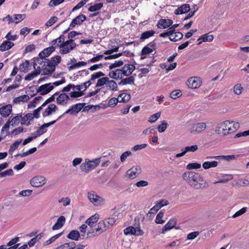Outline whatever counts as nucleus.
Returning <instances> with one entry per match:
<instances>
[{
  "label": "nucleus",
  "instance_id": "1",
  "mask_svg": "<svg viewBox=\"0 0 249 249\" xmlns=\"http://www.w3.org/2000/svg\"><path fill=\"white\" fill-rule=\"evenodd\" d=\"M182 178L191 187L197 190L203 189L208 185L206 181L198 173L187 171L183 174Z\"/></svg>",
  "mask_w": 249,
  "mask_h": 249
},
{
  "label": "nucleus",
  "instance_id": "2",
  "mask_svg": "<svg viewBox=\"0 0 249 249\" xmlns=\"http://www.w3.org/2000/svg\"><path fill=\"white\" fill-rule=\"evenodd\" d=\"M239 128L238 122L227 120L218 124L215 132L223 136H226L235 132Z\"/></svg>",
  "mask_w": 249,
  "mask_h": 249
},
{
  "label": "nucleus",
  "instance_id": "3",
  "mask_svg": "<svg viewBox=\"0 0 249 249\" xmlns=\"http://www.w3.org/2000/svg\"><path fill=\"white\" fill-rule=\"evenodd\" d=\"M47 61L42 65V75H49L52 74L55 71V67L59 64L61 60V57L59 55H55L51 58V60L45 59Z\"/></svg>",
  "mask_w": 249,
  "mask_h": 249
},
{
  "label": "nucleus",
  "instance_id": "4",
  "mask_svg": "<svg viewBox=\"0 0 249 249\" xmlns=\"http://www.w3.org/2000/svg\"><path fill=\"white\" fill-rule=\"evenodd\" d=\"M53 46L59 47V53L62 54L69 53L71 51L69 47V42L65 41V36L64 35H61L56 39H53L51 42Z\"/></svg>",
  "mask_w": 249,
  "mask_h": 249
},
{
  "label": "nucleus",
  "instance_id": "5",
  "mask_svg": "<svg viewBox=\"0 0 249 249\" xmlns=\"http://www.w3.org/2000/svg\"><path fill=\"white\" fill-rule=\"evenodd\" d=\"M106 230L107 228H106V226L102 221L97 225H94V227L92 230H88L86 238H91L98 236Z\"/></svg>",
  "mask_w": 249,
  "mask_h": 249
},
{
  "label": "nucleus",
  "instance_id": "6",
  "mask_svg": "<svg viewBox=\"0 0 249 249\" xmlns=\"http://www.w3.org/2000/svg\"><path fill=\"white\" fill-rule=\"evenodd\" d=\"M101 158H96L94 160H89L83 163L80 165V170L86 173H88L95 168L99 164Z\"/></svg>",
  "mask_w": 249,
  "mask_h": 249
},
{
  "label": "nucleus",
  "instance_id": "7",
  "mask_svg": "<svg viewBox=\"0 0 249 249\" xmlns=\"http://www.w3.org/2000/svg\"><path fill=\"white\" fill-rule=\"evenodd\" d=\"M187 83L188 87L192 89H197L199 88L202 84L201 78L197 76H194L189 78L187 80Z\"/></svg>",
  "mask_w": 249,
  "mask_h": 249
},
{
  "label": "nucleus",
  "instance_id": "8",
  "mask_svg": "<svg viewBox=\"0 0 249 249\" xmlns=\"http://www.w3.org/2000/svg\"><path fill=\"white\" fill-rule=\"evenodd\" d=\"M46 182V178L41 176H36L30 180L31 185L35 187H39L44 185Z\"/></svg>",
  "mask_w": 249,
  "mask_h": 249
},
{
  "label": "nucleus",
  "instance_id": "9",
  "mask_svg": "<svg viewBox=\"0 0 249 249\" xmlns=\"http://www.w3.org/2000/svg\"><path fill=\"white\" fill-rule=\"evenodd\" d=\"M88 196L90 201L94 205H100L103 201V198L97 195L94 192H89Z\"/></svg>",
  "mask_w": 249,
  "mask_h": 249
},
{
  "label": "nucleus",
  "instance_id": "10",
  "mask_svg": "<svg viewBox=\"0 0 249 249\" xmlns=\"http://www.w3.org/2000/svg\"><path fill=\"white\" fill-rule=\"evenodd\" d=\"M54 88L51 83L45 84L39 87L37 89V92L40 93V95H44L49 93Z\"/></svg>",
  "mask_w": 249,
  "mask_h": 249
},
{
  "label": "nucleus",
  "instance_id": "11",
  "mask_svg": "<svg viewBox=\"0 0 249 249\" xmlns=\"http://www.w3.org/2000/svg\"><path fill=\"white\" fill-rule=\"evenodd\" d=\"M81 33L80 32H77L76 31H73L69 33L68 37L69 40H67L69 42V47L71 49V51H72L76 47L77 45L74 42L73 38L77 35H81Z\"/></svg>",
  "mask_w": 249,
  "mask_h": 249
},
{
  "label": "nucleus",
  "instance_id": "12",
  "mask_svg": "<svg viewBox=\"0 0 249 249\" xmlns=\"http://www.w3.org/2000/svg\"><path fill=\"white\" fill-rule=\"evenodd\" d=\"M85 103H78L72 105L69 109H68L64 113L73 115L78 113L85 106Z\"/></svg>",
  "mask_w": 249,
  "mask_h": 249
},
{
  "label": "nucleus",
  "instance_id": "13",
  "mask_svg": "<svg viewBox=\"0 0 249 249\" xmlns=\"http://www.w3.org/2000/svg\"><path fill=\"white\" fill-rule=\"evenodd\" d=\"M141 172V168L140 166H133L126 172L127 175L130 179H133L137 177Z\"/></svg>",
  "mask_w": 249,
  "mask_h": 249
},
{
  "label": "nucleus",
  "instance_id": "14",
  "mask_svg": "<svg viewBox=\"0 0 249 249\" xmlns=\"http://www.w3.org/2000/svg\"><path fill=\"white\" fill-rule=\"evenodd\" d=\"M207 125L205 123H198L194 124L191 129L192 133H200L204 131L206 128Z\"/></svg>",
  "mask_w": 249,
  "mask_h": 249
},
{
  "label": "nucleus",
  "instance_id": "15",
  "mask_svg": "<svg viewBox=\"0 0 249 249\" xmlns=\"http://www.w3.org/2000/svg\"><path fill=\"white\" fill-rule=\"evenodd\" d=\"M16 125V117H13L11 120H9L3 126L1 130V133H4L5 131L6 135L9 134L8 130L10 126L14 127Z\"/></svg>",
  "mask_w": 249,
  "mask_h": 249
},
{
  "label": "nucleus",
  "instance_id": "16",
  "mask_svg": "<svg viewBox=\"0 0 249 249\" xmlns=\"http://www.w3.org/2000/svg\"><path fill=\"white\" fill-rule=\"evenodd\" d=\"M86 19V17L83 14L80 15L72 19L70 26L73 28L76 25H80Z\"/></svg>",
  "mask_w": 249,
  "mask_h": 249
},
{
  "label": "nucleus",
  "instance_id": "17",
  "mask_svg": "<svg viewBox=\"0 0 249 249\" xmlns=\"http://www.w3.org/2000/svg\"><path fill=\"white\" fill-rule=\"evenodd\" d=\"M56 122V120L52 121L48 123H45L42 124L36 131L37 135L41 136L42 134L45 133L47 131L46 128L53 124Z\"/></svg>",
  "mask_w": 249,
  "mask_h": 249
},
{
  "label": "nucleus",
  "instance_id": "18",
  "mask_svg": "<svg viewBox=\"0 0 249 249\" xmlns=\"http://www.w3.org/2000/svg\"><path fill=\"white\" fill-rule=\"evenodd\" d=\"M55 50V47L52 45L51 47H48L42 50L38 54L39 57H43L44 58L48 57Z\"/></svg>",
  "mask_w": 249,
  "mask_h": 249
},
{
  "label": "nucleus",
  "instance_id": "19",
  "mask_svg": "<svg viewBox=\"0 0 249 249\" xmlns=\"http://www.w3.org/2000/svg\"><path fill=\"white\" fill-rule=\"evenodd\" d=\"M12 106L7 105L0 108V114L2 117H8L12 111Z\"/></svg>",
  "mask_w": 249,
  "mask_h": 249
},
{
  "label": "nucleus",
  "instance_id": "20",
  "mask_svg": "<svg viewBox=\"0 0 249 249\" xmlns=\"http://www.w3.org/2000/svg\"><path fill=\"white\" fill-rule=\"evenodd\" d=\"M69 96L65 93L60 94L56 98L57 103L59 105H65L67 104Z\"/></svg>",
  "mask_w": 249,
  "mask_h": 249
},
{
  "label": "nucleus",
  "instance_id": "21",
  "mask_svg": "<svg viewBox=\"0 0 249 249\" xmlns=\"http://www.w3.org/2000/svg\"><path fill=\"white\" fill-rule=\"evenodd\" d=\"M172 24L173 21L171 19H161L159 20L157 26L159 28L166 29Z\"/></svg>",
  "mask_w": 249,
  "mask_h": 249
},
{
  "label": "nucleus",
  "instance_id": "22",
  "mask_svg": "<svg viewBox=\"0 0 249 249\" xmlns=\"http://www.w3.org/2000/svg\"><path fill=\"white\" fill-rule=\"evenodd\" d=\"M58 109V107L57 106L53 104H50L46 108L45 110L42 114V116L44 117L48 116L52 114L53 112H55L56 110Z\"/></svg>",
  "mask_w": 249,
  "mask_h": 249
},
{
  "label": "nucleus",
  "instance_id": "23",
  "mask_svg": "<svg viewBox=\"0 0 249 249\" xmlns=\"http://www.w3.org/2000/svg\"><path fill=\"white\" fill-rule=\"evenodd\" d=\"M176 223L177 221L175 219H170L162 228V233H164L166 231L175 227Z\"/></svg>",
  "mask_w": 249,
  "mask_h": 249
},
{
  "label": "nucleus",
  "instance_id": "24",
  "mask_svg": "<svg viewBox=\"0 0 249 249\" xmlns=\"http://www.w3.org/2000/svg\"><path fill=\"white\" fill-rule=\"evenodd\" d=\"M66 221V218L64 216H60L56 223L53 226L52 229L54 231L58 230L62 228L64 225Z\"/></svg>",
  "mask_w": 249,
  "mask_h": 249
},
{
  "label": "nucleus",
  "instance_id": "25",
  "mask_svg": "<svg viewBox=\"0 0 249 249\" xmlns=\"http://www.w3.org/2000/svg\"><path fill=\"white\" fill-rule=\"evenodd\" d=\"M190 10V5L188 4H184L178 7L175 11L176 15L182 14L188 12Z\"/></svg>",
  "mask_w": 249,
  "mask_h": 249
},
{
  "label": "nucleus",
  "instance_id": "26",
  "mask_svg": "<svg viewBox=\"0 0 249 249\" xmlns=\"http://www.w3.org/2000/svg\"><path fill=\"white\" fill-rule=\"evenodd\" d=\"M213 38H214L213 36L212 35H209V34H204V35L200 36L198 38L197 40L198 41L201 40V41L197 43V45H200L202 42H206V41L211 42L213 40Z\"/></svg>",
  "mask_w": 249,
  "mask_h": 249
},
{
  "label": "nucleus",
  "instance_id": "27",
  "mask_svg": "<svg viewBox=\"0 0 249 249\" xmlns=\"http://www.w3.org/2000/svg\"><path fill=\"white\" fill-rule=\"evenodd\" d=\"M235 157L234 155H228V156H208L206 158L207 160L210 159H216L219 160L223 159L226 160L230 161L235 159Z\"/></svg>",
  "mask_w": 249,
  "mask_h": 249
},
{
  "label": "nucleus",
  "instance_id": "28",
  "mask_svg": "<svg viewBox=\"0 0 249 249\" xmlns=\"http://www.w3.org/2000/svg\"><path fill=\"white\" fill-rule=\"evenodd\" d=\"M14 45V44L11 41H4L0 46V51L1 52H4L5 51L8 50Z\"/></svg>",
  "mask_w": 249,
  "mask_h": 249
},
{
  "label": "nucleus",
  "instance_id": "29",
  "mask_svg": "<svg viewBox=\"0 0 249 249\" xmlns=\"http://www.w3.org/2000/svg\"><path fill=\"white\" fill-rule=\"evenodd\" d=\"M67 237L70 239L77 241L80 237V234L77 230H72Z\"/></svg>",
  "mask_w": 249,
  "mask_h": 249
},
{
  "label": "nucleus",
  "instance_id": "30",
  "mask_svg": "<svg viewBox=\"0 0 249 249\" xmlns=\"http://www.w3.org/2000/svg\"><path fill=\"white\" fill-rule=\"evenodd\" d=\"M135 79L133 76H130L124 79H122L121 81L118 83L119 85H125L126 84H134Z\"/></svg>",
  "mask_w": 249,
  "mask_h": 249
},
{
  "label": "nucleus",
  "instance_id": "31",
  "mask_svg": "<svg viewBox=\"0 0 249 249\" xmlns=\"http://www.w3.org/2000/svg\"><path fill=\"white\" fill-rule=\"evenodd\" d=\"M98 218H99V215L97 214H95L94 215H93L90 217L88 218L86 221L85 223H86V224H87L90 227H91L92 225L97 221Z\"/></svg>",
  "mask_w": 249,
  "mask_h": 249
},
{
  "label": "nucleus",
  "instance_id": "32",
  "mask_svg": "<svg viewBox=\"0 0 249 249\" xmlns=\"http://www.w3.org/2000/svg\"><path fill=\"white\" fill-rule=\"evenodd\" d=\"M106 87L112 91H117L118 90L117 84L114 80H109L108 79Z\"/></svg>",
  "mask_w": 249,
  "mask_h": 249
},
{
  "label": "nucleus",
  "instance_id": "33",
  "mask_svg": "<svg viewBox=\"0 0 249 249\" xmlns=\"http://www.w3.org/2000/svg\"><path fill=\"white\" fill-rule=\"evenodd\" d=\"M218 162L216 161H205L202 164V166L205 169H208L210 168L216 167Z\"/></svg>",
  "mask_w": 249,
  "mask_h": 249
},
{
  "label": "nucleus",
  "instance_id": "34",
  "mask_svg": "<svg viewBox=\"0 0 249 249\" xmlns=\"http://www.w3.org/2000/svg\"><path fill=\"white\" fill-rule=\"evenodd\" d=\"M155 34V32L154 30L147 31L142 34L140 39L141 40L146 39L153 36Z\"/></svg>",
  "mask_w": 249,
  "mask_h": 249
},
{
  "label": "nucleus",
  "instance_id": "35",
  "mask_svg": "<svg viewBox=\"0 0 249 249\" xmlns=\"http://www.w3.org/2000/svg\"><path fill=\"white\" fill-rule=\"evenodd\" d=\"M103 222L107 230L115 223L116 219L114 217H111L103 220Z\"/></svg>",
  "mask_w": 249,
  "mask_h": 249
},
{
  "label": "nucleus",
  "instance_id": "36",
  "mask_svg": "<svg viewBox=\"0 0 249 249\" xmlns=\"http://www.w3.org/2000/svg\"><path fill=\"white\" fill-rule=\"evenodd\" d=\"M120 102H126L130 99V95L129 94L123 93L119 95Z\"/></svg>",
  "mask_w": 249,
  "mask_h": 249
},
{
  "label": "nucleus",
  "instance_id": "37",
  "mask_svg": "<svg viewBox=\"0 0 249 249\" xmlns=\"http://www.w3.org/2000/svg\"><path fill=\"white\" fill-rule=\"evenodd\" d=\"M30 65V62L28 60H26L24 62L22 63L19 65V70L22 72H27Z\"/></svg>",
  "mask_w": 249,
  "mask_h": 249
},
{
  "label": "nucleus",
  "instance_id": "38",
  "mask_svg": "<svg viewBox=\"0 0 249 249\" xmlns=\"http://www.w3.org/2000/svg\"><path fill=\"white\" fill-rule=\"evenodd\" d=\"M153 49L147 46H145L141 52V59H143L145 58V56H143L144 55L148 54L153 52Z\"/></svg>",
  "mask_w": 249,
  "mask_h": 249
},
{
  "label": "nucleus",
  "instance_id": "39",
  "mask_svg": "<svg viewBox=\"0 0 249 249\" xmlns=\"http://www.w3.org/2000/svg\"><path fill=\"white\" fill-rule=\"evenodd\" d=\"M45 59H46V58H44L43 57H39H39H37V58H35V59L34 60V64H33L34 68H36V66L37 64L41 65L43 64H44L45 63V64H46V62H47V61L45 60Z\"/></svg>",
  "mask_w": 249,
  "mask_h": 249
},
{
  "label": "nucleus",
  "instance_id": "40",
  "mask_svg": "<svg viewBox=\"0 0 249 249\" xmlns=\"http://www.w3.org/2000/svg\"><path fill=\"white\" fill-rule=\"evenodd\" d=\"M103 6V4L102 3H99L94 4L93 5L90 6L88 10L89 12H95L101 9Z\"/></svg>",
  "mask_w": 249,
  "mask_h": 249
},
{
  "label": "nucleus",
  "instance_id": "41",
  "mask_svg": "<svg viewBox=\"0 0 249 249\" xmlns=\"http://www.w3.org/2000/svg\"><path fill=\"white\" fill-rule=\"evenodd\" d=\"M43 98L41 96H39L35 97L31 102H30L28 105V108H34L36 107V103L42 100Z\"/></svg>",
  "mask_w": 249,
  "mask_h": 249
},
{
  "label": "nucleus",
  "instance_id": "42",
  "mask_svg": "<svg viewBox=\"0 0 249 249\" xmlns=\"http://www.w3.org/2000/svg\"><path fill=\"white\" fill-rule=\"evenodd\" d=\"M108 81V78L104 77L98 80L96 87H102L105 85L107 86V83Z\"/></svg>",
  "mask_w": 249,
  "mask_h": 249
},
{
  "label": "nucleus",
  "instance_id": "43",
  "mask_svg": "<svg viewBox=\"0 0 249 249\" xmlns=\"http://www.w3.org/2000/svg\"><path fill=\"white\" fill-rule=\"evenodd\" d=\"M5 246L4 249H16V237L12 239Z\"/></svg>",
  "mask_w": 249,
  "mask_h": 249
},
{
  "label": "nucleus",
  "instance_id": "44",
  "mask_svg": "<svg viewBox=\"0 0 249 249\" xmlns=\"http://www.w3.org/2000/svg\"><path fill=\"white\" fill-rule=\"evenodd\" d=\"M183 34L182 33L178 32H176L173 34V36L170 37V39L173 41H177L179 39H181L183 37Z\"/></svg>",
  "mask_w": 249,
  "mask_h": 249
},
{
  "label": "nucleus",
  "instance_id": "45",
  "mask_svg": "<svg viewBox=\"0 0 249 249\" xmlns=\"http://www.w3.org/2000/svg\"><path fill=\"white\" fill-rule=\"evenodd\" d=\"M124 233L125 235H135V233H136V228L132 226L127 227L124 230Z\"/></svg>",
  "mask_w": 249,
  "mask_h": 249
},
{
  "label": "nucleus",
  "instance_id": "46",
  "mask_svg": "<svg viewBox=\"0 0 249 249\" xmlns=\"http://www.w3.org/2000/svg\"><path fill=\"white\" fill-rule=\"evenodd\" d=\"M200 167L201 164L197 162L190 163L188 164H187L186 166V168L188 170L196 169L200 168Z\"/></svg>",
  "mask_w": 249,
  "mask_h": 249
},
{
  "label": "nucleus",
  "instance_id": "47",
  "mask_svg": "<svg viewBox=\"0 0 249 249\" xmlns=\"http://www.w3.org/2000/svg\"><path fill=\"white\" fill-rule=\"evenodd\" d=\"M164 215V213L162 212H160L158 213V214L156 216L155 222L157 224H163L165 222L164 220H162V218L163 217Z\"/></svg>",
  "mask_w": 249,
  "mask_h": 249
},
{
  "label": "nucleus",
  "instance_id": "48",
  "mask_svg": "<svg viewBox=\"0 0 249 249\" xmlns=\"http://www.w3.org/2000/svg\"><path fill=\"white\" fill-rule=\"evenodd\" d=\"M182 95L181 90L179 89L173 91L170 94V97L173 99H176Z\"/></svg>",
  "mask_w": 249,
  "mask_h": 249
},
{
  "label": "nucleus",
  "instance_id": "49",
  "mask_svg": "<svg viewBox=\"0 0 249 249\" xmlns=\"http://www.w3.org/2000/svg\"><path fill=\"white\" fill-rule=\"evenodd\" d=\"M167 122L165 121H163L157 128L159 132L160 133L164 132L167 127Z\"/></svg>",
  "mask_w": 249,
  "mask_h": 249
},
{
  "label": "nucleus",
  "instance_id": "50",
  "mask_svg": "<svg viewBox=\"0 0 249 249\" xmlns=\"http://www.w3.org/2000/svg\"><path fill=\"white\" fill-rule=\"evenodd\" d=\"M124 64V62L122 60L116 61L114 63H112L109 66V68L110 70H112L116 67H119L123 66Z\"/></svg>",
  "mask_w": 249,
  "mask_h": 249
},
{
  "label": "nucleus",
  "instance_id": "51",
  "mask_svg": "<svg viewBox=\"0 0 249 249\" xmlns=\"http://www.w3.org/2000/svg\"><path fill=\"white\" fill-rule=\"evenodd\" d=\"M160 112H157V113L151 115L149 117V118L148 119V122L151 123H154L160 118Z\"/></svg>",
  "mask_w": 249,
  "mask_h": 249
},
{
  "label": "nucleus",
  "instance_id": "52",
  "mask_svg": "<svg viewBox=\"0 0 249 249\" xmlns=\"http://www.w3.org/2000/svg\"><path fill=\"white\" fill-rule=\"evenodd\" d=\"M243 89V88L240 84H236L234 86L233 92L237 95H240L241 94Z\"/></svg>",
  "mask_w": 249,
  "mask_h": 249
},
{
  "label": "nucleus",
  "instance_id": "53",
  "mask_svg": "<svg viewBox=\"0 0 249 249\" xmlns=\"http://www.w3.org/2000/svg\"><path fill=\"white\" fill-rule=\"evenodd\" d=\"M87 228H88L87 225L86 224H84L82 225L79 227V230L81 233V234H80V236L82 237V239L87 238L86 237H85V233L87 231Z\"/></svg>",
  "mask_w": 249,
  "mask_h": 249
},
{
  "label": "nucleus",
  "instance_id": "54",
  "mask_svg": "<svg viewBox=\"0 0 249 249\" xmlns=\"http://www.w3.org/2000/svg\"><path fill=\"white\" fill-rule=\"evenodd\" d=\"M64 0H51L48 4V5L50 7L57 6L59 4L63 3Z\"/></svg>",
  "mask_w": 249,
  "mask_h": 249
},
{
  "label": "nucleus",
  "instance_id": "55",
  "mask_svg": "<svg viewBox=\"0 0 249 249\" xmlns=\"http://www.w3.org/2000/svg\"><path fill=\"white\" fill-rule=\"evenodd\" d=\"M186 153L188 152H195L198 149L197 145H194L192 146H188L183 148Z\"/></svg>",
  "mask_w": 249,
  "mask_h": 249
},
{
  "label": "nucleus",
  "instance_id": "56",
  "mask_svg": "<svg viewBox=\"0 0 249 249\" xmlns=\"http://www.w3.org/2000/svg\"><path fill=\"white\" fill-rule=\"evenodd\" d=\"M62 235V232L57 234L51 238H50L49 240H47L45 243V245H48L52 243L56 239H57L59 237H60Z\"/></svg>",
  "mask_w": 249,
  "mask_h": 249
},
{
  "label": "nucleus",
  "instance_id": "57",
  "mask_svg": "<svg viewBox=\"0 0 249 249\" xmlns=\"http://www.w3.org/2000/svg\"><path fill=\"white\" fill-rule=\"evenodd\" d=\"M247 207H243V208H242L240 210H239L237 212H236L232 215V217L233 218H236V217H237L238 216H239L242 215L243 214L247 212Z\"/></svg>",
  "mask_w": 249,
  "mask_h": 249
},
{
  "label": "nucleus",
  "instance_id": "58",
  "mask_svg": "<svg viewBox=\"0 0 249 249\" xmlns=\"http://www.w3.org/2000/svg\"><path fill=\"white\" fill-rule=\"evenodd\" d=\"M119 102V98L113 97L111 98L108 103V105L109 107H114L117 105V104Z\"/></svg>",
  "mask_w": 249,
  "mask_h": 249
},
{
  "label": "nucleus",
  "instance_id": "59",
  "mask_svg": "<svg viewBox=\"0 0 249 249\" xmlns=\"http://www.w3.org/2000/svg\"><path fill=\"white\" fill-rule=\"evenodd\" d=\"M29 96L27 95H23L19 97H17V103H19L20 102H27L29 100Z\"/></svg>",
  "mask_w": 249,
  "mask_h": 249
},
{
  "label": "nucleus",
  "instance_id": "60",
  "mask_svg": "<svg viewBox=\"0 0 249 249\" xmlns=\"http://www.w3.org/2000/svg\"><path fill=\"white\" fill-rule=\"evenodd\" d=\"M88 1L89 0H82L75 6H74L73 8L72 11L73 12L83 7Z\"/></svg>",
  "mask_w": 249,
  "mask_h": 249
},
{
  "label": "nucleus",
  "instance_id": "61",
  "mask_svg": "<svg viewBox=\"0 0 249 249\" xmlns=\"http://www.w3.org/2000/svg\"><path fill=\"white\" fill-rule=\"evenodd\" d=\"M169 204V202L167 200L161 199L156 203V207L160 208L166 206Z\"/></svg>",
  "mask_w": 249,
  "mask_h": 249
},
{
  "label": "nucleus",
  "instance_id": "62",
  "mask_svg": "<svg viewBox=\"0 0 249 249\" xmlns=\"http://www.w3.org/2000/svg\"><path fill=\"white\" fill-rule=\"evenodd\" d=\"M199 234L198 231L192 232L187 235V239L193 240L196 238Z\"/></svg>",
  "mask_w": 249,
  "mask_h": 249
},
{
  "label": "nucleus",
  "instance_id": "63",
  "mask_svg": "<svg viewBox=\"0 0 249 249\" xmlns=\"http://www.w3.org/2000/svg\"><path fill=\"white\" fill-rule=\"evenodd\" d=\"M236 186H245L249 185V180L247 179L240 180L236 182Z\"/></svg>",
  "mask_w": 249,
  "mask_h": 249
},
{
  "label": "nucleus",
  "instance_id": "64",
  "mask_svg": "<svg viewBox=\"0 0 249 249\" xmlns=\"http://www.w3.org/2000/svg\"><path fill=\"white\" fill-rule=\"evenodd\" d=\"M131 154H132L131 152L129 151L124 152L121 155V156L120 157L121 161L122 162H124L126 158L128 156H131Z\"/></svg>",
  "mask_w": 249,
  "mask_h": 249
}]
</instances>
